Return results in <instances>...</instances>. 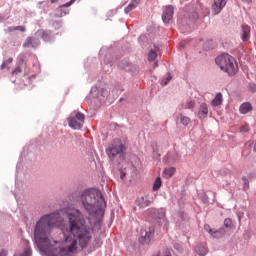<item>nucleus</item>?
<instances>
[{
  "label": "nucleus",
  "mask_w": 256,
  "mask_h": 256,
  "mask_svg": "<svg viewBox=\"0 0 256 256\" xmlns=\"http://www.w3.org/2000/svg\"><path fill=\"white\" fill-rule=\"evenodd\" d=\"M82 205L96 219L87 217L79 209H69L66 212L68 222L60 224L63 233L62 243L51 237V230L57 225L59 215L52 213L42 216L35 225L34 238L43 253L53 256H70L77 252L78 245L84 249L93 237V229H101V218L107 204L101 191L89 189L81 195Z\"/></svg>",
  "instance_id": "f257e3e1"
},
{
  "label": "nucleus",
  "mask_w": 256,
  "mask_h": 256,
  "mask_svg": "<svg viewBox=\"0 0 256 256\" xmlns=\"http://www.w3.org/2000/svg\"><path fill=\"white\" fill-rule=\"evenodd\" d=\"M216 63L219 65L222 71L228 73V75L233 76L237 71H239V66L237 65V60L229 54H223L216 58Z\"/></svg>",
  "instance_id": "f03ea898"
},
{
  "label": "nucleus",
  "mask_w": 256,
  "mask_h": 256,
  "mask_svg": "<svg viewBox=\"0 0 256 256\" xmlns=\"http://www.w3.org/2000/svg\"><path fill=\"white\" fill-rule=\"evenodd\" d=\"M67 121L71 129H82L85 124V114L81 112H72L70 117L67 118Z\"/></svg>",
  "instance_id": "7ed1b4c3"
},
{
  "label": "nucleus",
  "mask_w": 256,
  "mask_h": 256,
  "mask_svg": "<svg viewBox=\"0 0 256 256\" xmlns=\"http://www.w3.org/2000/svg\"><path fill=\"white\" fill-rule=\"evenodd\" d=\"M126 150L127 147L125 144H123L120 139H115L113 140L111 147L107 150V153L110 159H115L119 153H125Z\"/></svg>",
  "instance_id": "20e7f679"
},
{
  "label": "nucleus",
  "mask_w": 256,
  "mask_h": 256,
  "mask_svg": "<svg viewBox=\"0 0 256 256\" xmlns=\"http://www.w3.org/2000/svg\"><path fill=\"white\" fill-rule=\"evenodd\" d=\"M28 73L29 68L27 67V58L24 55L19 56L17 65L15 69L12 71V75L21 74L23 75V77H25V75H27Z\"/></svg>",
  "instance_id": "39448f33"
},
{
  "label": "nucleus",
  "mask_w": 256,
  "mask_h": 256,
  "mask_svg": "<svg viewBox=\"0 0 256 256\" xmlns=\"http://www.w3.org/2000/svg\"><path fill=\"white\" fill-rule=\"evenodd\" d=\"M152 239H153V232H151V229L141 230L139 242L142 245H149V243H151Z\"/></svg>",
  "instance_id": "423d86ee"
},
{
  "label": "nucleus",
  "mask_w": 256,
  "mask_h": 256,
  "mask_svg": "<svg viewBox=\"0 0 256 256\" xmlns=\"http://www.w3.org/2000/svg\"><path fill=\"white\" fill-rule=\"evenodd\" d=\"M226 5L227 0H214V3L212 4V11L214 15H219Z\"/></svg>",
  "instance_id": "0eeeda50"
},
{
  "label": "nucleus",
  "mask_w": 256,
  "mask_h": 256,
  "mask_svg": "<svg viewBox=\"0 0 256 256\" xmlns=\"http://www.w3.org/2000/svg\"><path fill=\"white\" fill-rule=\"evenodd\" d=\"M175 13L173 6H167L163 12L162 20L164 23H169L173 19V14Z\"/></svg>",
  "instance_id": "6e6552de"
},
{
  "label": "nucleus",
  "mask_w": 256,
  "mask_h": 256,
  "mask_svg": "<svg viewBox=\"0 0 256 256\" xmlns=\"http://www.w3.org/2000/svg\"><path fill=\"white\" fill-rule=\"evenodd\" d=\"M207 115H209V108L206 103H202L198 111V117L199 119H205Z\"/></svg>",
  "instance_id": "1a4fd4ad"
},
{
  "label": "nucleus",
  "mask_w": 256,
  "mask_h": 256,
  "mask_svg": "<svg viewBox=\"0 0 256 256\" xmlns=\"http://www.w3.org/2000/svg\"><path fill=\"white\" fill-rule=\"evenodd\" d=\"M239 111L242 115H247L249 111H253V106H251V103L245 102L240 106Z\"/></svg>",
  "instance_id": "9d476101"
},
{
  "label": "nucleus",
  "mask_w": 256,
  "mask_h": 256,
  "mask_svg": "<svg viewBox=\"0 0 256 256\" xmlns=\"http://www.w3.org/2000/svg\"><path fill=\"white\" fill-rule=\"evenodd\" d=\"M251 36V28L247 25L242 26V41H249Z\"/></svg>",
  "instance_id": "9b49d317"
},
{
  "label": "nucleus",
  "mask_w": 256,
  "mask_h": 256,
  "mask_svg": "<svg viewBox=\"0 0 256 256\" xmlns=\"http://www.w3.org/2000/svg\"><path fill=\"white\" fill-rule=\"evenodd\" d=\"M223 103V94L221 92H218L215 96V98L212 100L211 105L212 107H219Z\"/></svg>",
  "instance_id": "f8f14e48"
},
{
  "label": "nucleus",
  "mask_w": 256,
  "mask_h": 256,
  "mask_svg": "<svg viewBox=\"0 0 256 256\" xmlns=\"http://www.w3.org/2000/svg\"><path fill=\"white\" fill-rule=\"evenodd\" d=\"M139 3H141V0H132L130 4L124 9L125 13H131L133 9H137Z\"/></svg>",
  "instance_id": "ddd939ff"
},
{
  "label": "nucleus",
  "mask_w": 256,
  "mask_h": 256,
  "mask_svg": "<svg viewBox=\"0 0 256 256\" xmlns=\"http://www.w3.org/2000/svg\"><path fill=\"white\" fill-rule=\"evenodd\" d=\"M176 119H177V121H180V123L184 126H187V125H189V123H191V118L184 116L183 114H179L176 117Z\"/></svg>",
  "instance_id": "4468645a"
},
{
  "label": "nucleus",
  "mask_w": 256,
  "mask_h": 256,
  "mask_svg": "<svg viewBox=\"0 0 256 256\" xmlns=\"http://www.w3.org/2000/svg\"><path fill=\"white\" fill-rule=\"evenodd\" d=\"M175 171H177V169H175V167H170V168L164 169L163 175H164L165 179H171V177L173 175H175Z\"/></svg>",
  "instance_id": "2eb2a0df"
},
{
  "label": "nucleus",
  "mask_w": 256,
  "mask_h": 256,
  "mask_svg": "<svg viewBox=\"0 0 256 256\" xmlns=\"http://www.w3.org/2000/svg\"><path fill=\"white\" fill-rule=\"evenodd\" d=\"M11 63H13V58H11V57L6 59V60H3L1 66H0V69L2 71L5 70V69L10 70L11 69V67H10Z\"/></svg>",
  "instance_id": "dca6fc26"
},
{
  "label": "nucleus",
  "mask_w": 256,
  "mask_h": 256,
  "mask_svg": "<svg viewBox=\"0 0 256 256\" xmlns=\"http://www.w3.org/2000/svg\"><path fill=\"white\" fill-rule=\"evenodd\" d=\"M149 201L145 197H140L137 199V205L141 208L149 207Z\"/></svg>",
  "instance_id": "f3484780"
},
{
  "label": "nucleus",
  "mask_w": 256,
  "mask_h": 256,
  "mask_svg": "<svg viewBox=\"0 0 256 256\" xmlns=\"http://www.w3.org/2000/svg\"><path fill=\"white\" fill-rule=\"evenodd\" d=\"M35 43H37V40L33 37H28L26 39V42L24 43V47H35Z\"/></svg>",
  "instance_id": "a211bd4d"
},
{
  "label": "nucleus",
  "mask_w": 256,
  "mask_h": 256,
  "mask_svg": "<svg viewBox=\"0 0 256 256\" xmlns=\"http://www.w3.org/2000/svg\"><path fill=\"white\" fill-rule=\"evenodd\" d=\"M196 253L200 256H205L207 255V248L205 246H197L196 247Z\"/></svg>",
  "instance_id": "6ab92c4d"
},
{
  "label": "nucleus",
  "mask_w": 256,
  "mask_h": 256,
  "mask_svg": "<svg viewBox=\"0 0 256 256\" xmlns=\"http://www.w3.org/2000/svg\"><path fill=\"white\" fill-rule=\"evenodd\" d=\"M161 185H162V182H161V178H156L154 184H153V191H159V189H161Z\"/></svg>",
  "instance_id": "aec40b11"
},
{
  "label": "nucleus",
  "mask_w": 256,
  "mask_h": 256,
  "mask_svg": "<svg viewBox=\"0 0 256 256\" xmlns=\"http://www.w3.org/2000/svg\"><path fill=\"white\" fill-rule=\"evenodd\" d=\"M204 229L206 231H209V233L212 235V237H219V235L221 234V231L213 232V230L209 229V225H205Z\"/></svg>",
  "instance_id": "412c9836"
},
{
  "label": "nucleus",
  "mask_w": 256,
  "mask_h": 256,
  "mask_svg": "<svg viewBox=\"0 0 256 256\" xmlns=\"http://www.w3.org/2000/svg\"><path fill=\"white\" fill-rule=\"evenodd\" d=\"M155 59H157V52L151 50L148 53V61H155Z\"/></svg>",
  "instance_id": "4be33fe9"
},
{
  "label": "nucleus",
  "mask_w": 256,
  "mask_h": 256,
  "mask_svg": "<svg viewBox=\"0 0 256 256\" xmlns=\"http://www.w3.org/2000/svg\"><path fill=\"white\" fill-rule=\"evenodd\" d=\"M233 225V221L231 220V218H226L224 220V226L227 227L228 229H231Z\"/></svg>",
  "instance_id": "5701e85b"
},
{
  "label": "nucleus",
  "mask_w": 256,
  "mask_h": 256,
  "mask_svg": "<svg viewBox=\"0 0 256 256\" xmlns=\"http://www.w3.org/2000/svg\"><path fill=\"white\" fill-rule=\"evenodd\" d=\"M248 89L251 93H255L256 92V84L255 83H249L248 84Z\"/></svg>",
  "instance_id": "b1692460"
},
{
  "label": "nucleus",
  "mask_w": 256,
  "mask_h": 256,
  "mask_svg": "<svg viewBox=\"0 0 256 256\" xmlns=\"http://www.w3.org/2000/svg\"><path fill=\"white\" fill-rule=\"evenodd\" d=\"M195 107V101L190 100L186 104V109H193Z\"/></svg>",
  "instance_id": "393cba45"
},
{
  "label": "nucleus",
  "mask_w": 256,
  "mask_h": 256,
  "mask_svg": "<svg viewBox=\"0 0 256 256\" xmlns=\"http://www.w3.org/2000/svg\"><path fill=\"white\" fill-rule=\"evenodd\" d=\"M19 256H31V248H26L24 253L20 254Z\"/></svg>",
  "instance_id": "a878e982"
},
{
  "label": "nucleus",
  "mask_w": 256,
  "mask_h": 256,
  "mask_svg": "<svg viewBox=\"0 0 256 256\" xmlns=\"http://www.w3.org/2000/svg\"><path fill=\"white\" fill-rule=\"evenodd\" d=\"M16 31H20L21 33H25V31H27V28H25V26H16Z\"/></svg>",
  "instance_id": "bb28decb"
},
{
  "label": "nucleus",
  "mask_w": 256,
  "mask_h": 256,
  "mask_svg": "<svg viewBox=\"0 0 256 256\" xmlns=\"http://www.w3.org/2000/svg\"><path fill=\"white\" fill-rule=\"evenodd\" d=\"M171 79H172V77H171V76H168V77L166 78V80H162L161 85H167V83H169V81H171Z\"/></svg>",
  "instance_id": "cd10ccee"
},
{
  "label": "nucleus",
  "mask_w": 256,
  "mask_h": 256,
  "mask_svg": "<svg viewBox=\"0 0 256 256\" xmlns=\"http://www.w3.org/2000/svg\"><path fill=\"white\" fill-rule=\"evenodd\" d=\"M8 33H13V31H17L16 26H9L7 28Z\"/></svg>",
  "instance_id": "c85d7f7f"
},
{
  "label": "nucleus",
  "mask_w": 256,
  "mask_h": 256,
  "mask_svg": "<svg viewBox=\"0 0 256 256\" xmlns=\"http://www.w3.org/2000/svg\"><path fill=\"white\" fill-rule=\"evenodd\" d=\"M73 3H74L73 0H70L69 2L61 5L60 7H71Z\"/></svg>",
  "instance_id": "c756f323"
},
{
  "label": "nucleus",
  "mask_w": 256,
  "mask_h": 256,
  "mask_svg": "<svg viewBox=\"0 0 256 256\" xmlns=\"http://www.w3.org/2000/svg\"><path fill=\"white\" fill-rule=\"evenodd\" d=\"M0 256H7V250L5 249L0 250Z\"/></svg>",
  "instance_id": "7c9ffc66"
},
{
  "label": "nucleus",
  "mask_w": 256,
  "mask_h": 256,
  "mask_svg": "<svg viewBox=\"0 0 256 256\" xmlns=\"http://www.w3.org/2000/svg\"><path fill=\"white\" fill-rule=\"evenodd\" d=\"M163 256H171V252H165Z\"/></svg>",
  "instance_id": "2f4dec72"
},
{
  "label": "nucleus",
  "mask_w": 256,
  "mask_h": 256,
  "mask_svg": "<svg viewBox=\"0 0 256 256\" xmlns=\"http://www.w3.org/2000/svg\"><path fill=\"white\" fill-rule=\"evenodd\" d=\"M241 131H249V128L247 127L241 128Z\"/></svg>",
  "instance_id": "473e14b6"
},
{
  "label": "nucleus",
  "mask_w": 256,
  "mask_h": 256,
  "mask_svg": "<svg viewBox=\"0 0 256 256\" xmlns=\"http://www.w3.org/2000/svg\"><path fill=\"white\" fill-rule=\"evenodd\" d=\"M105 91H107V90L102 89V96H103V97H105Z\"/></svg>",
  "instance_id": "72a5a7b5"
},
{
  "label": "nucleus",
  "mask_w": 256,
  "mask_h": 256,
  "mask_svg": "<svg viewBox=\"0 0 256 256\" xmlns=\"http://www.w3.org/2000/svg\"><path fill=\"white\" fill-rule=\"evenodd\" d=\"M57 1H59V0H50V3H57Z\"/></svg>",
  "instance_id": "f704fd0d"
},
{
  "label": "nucleus",
  "mask_w": 256,
  "mask_h": 256,
  "mask_svg": "<svg viewBox=\"0 0 256 256\" xmlns=\"http://www.w3.org/2000/svg\"><path fill=\"white\" fill-rule=\"evenodd\" d=\"M182 219H185V213H181Z\"/></svg>",
  "instance_id": "c9c22d12"
},
{
  "label": "nucleus",
  "mask_w": 256,
  "mask_h": 256,
  "mask_svg": "<svg viewBox=\"0 0 256 256\" xmlns=\"http://www.w3.org/2000/svg\"><path fill=\"white\" fill-rule=\"evenodd\" d=\"M254 151L256 152V142H255V144H254Z\"/></svg>",
  "instance_id": "e433bc0d"
},
{
  "label": "nucleus",
  "mask_w": 256,
  "mask_h": 256,
  "mask_svg": "<svg viewBox=\"0 0 256 256\" xmlns=\"http://www.w3.org/2000/svg\"><path fill=\"white\" fill-rule=\"evenodd\" d=\"M75 3V0H72Z\"/></svg>",
  "instance_id": "4c0bfd02"
}]
</instances>
